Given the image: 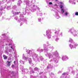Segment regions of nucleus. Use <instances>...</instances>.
<instances>
[{
    "instance_id": "f257e3e1",
    "label": "nucleus",
    "mask_w": 78,
    "mask_h": 78,
    "mask_svg": "<svg viewBox=\"0 0 78 78\" xmlns=\"http://www.w3.org/2000/svg\"><path fill=\"white\" fill-rule=\"evenodd\" d=\"M27 52L28 54H26V55L23 54V59H24V60H27V59L29 58L30 56H32L33 59L34 61H38V59H37V55L34 53L32 51H31L30 50H28Z\"/></svg>"
},
{
    "instance_id": "f03ea898",
    "label": "nucleus",
    "mask_w": 78,
    "mask_h": 78,
    "mask_svg": "<svg viewBox=\"0 0 78 78\" xmlns=\"http://www.w3.org/2000/svg\"><path fill=\"white\" fill-rule=\"evenodd\" d=\"M53 55H56V56L53 58V61L56 63H58V59L59 58L58 53L56 51L53 52Z\"/></svg>"
},
{
    "instance_id": "7ed1b4c3",
    "label": "nucleus",
    "mask_w": 78,
    "mask_h": 78,
    "mask_svg": "<svg viewBox=\"0 0 78 78\" xmlns=\"http://www.w3.org/2000/svg\"><path fill=\"white\" fill-rule=\"evenodd\" d=\"M69 33H70L71 34H73L74 36H76L78 34V32L75 30L73 28H72L69 30L68 31Z\"/></svg>"
},
{
    "instance_id": "20e7f679",
    "label": "nucleus",
    "mask_w": 78,
    "mask_h": 78,
    "mask_svg": "<svg viewBox=\"0 0 78 78\" xmlns=\"http://www.w3.org/2000/svg\"><path fill=\"white\" fill-rule=\"evenodd\" d=\"M59 29H58V30H55V35L54 37H62V32H61L59 34Z\"/></svg>"
},
{
    "instance_id": "39448f33",
    "label": "nucleus",
    "mask_w": 78,
    "mask_h": 78,
    "mask_svg": "<svg viewBox=\"0 0 78 78\" xmlns=\"http://www.w3.org/2000/svg\"><path fill=\"white\" fill-rule=\"evenodd\" d=\"M61 12L65 17H67L68 15H69V13L68 12H65V10L63 9H61Z\"/></svg>"
},
{
    "instance_id": "423d86ee",
    "label": "nucleus",
    "mask_w": 78,
    "mask_h": 78,
    "mask_svg": "<svg viewBox=\"0 0 78 78\" xmlns=\"http://www.w3.org/2000/svg\"><path fill=\"white\" fill-rule=\"evenodd\" d=\"M69 46L70 47V48L71 49H72V48H76V47L77 46V44H76V43L75 42L72 43V44H69Z\"/></svg>"
},
{
    "instance_id": "0eeeda50",
    "label": "nucleus",
    "mask_w": 78,
    "mask_h": 78,
    "mask_svg": "<svg viewBox=\"0 0 78 78\" xmlns=\"http://www.w3.org/2000/svg\"><path fill=\"white\" fill-rule=\"evenodd\" d=\"M51 32L50 30H47L46 31V35L47 36L48 38V39H50V38H51Z\"/></svg>"
},
{
    "instance_id": "6e6552de",
    "label": "nucleus",
    "mask_w": 78,
    "mask_h": 78,
    "mask_svg": "<svg viewBox=\"0 0 78 78\" xmlns=\"http://www.w3.org/2000/svg\"><path fill=\"white\" fill-rule=\"evenodd\" d=\"M33 8H31V9H30V10H31L32 12H34V11H36V9H39V8L38 7L36 6H35L36 8H35V5H33Z\"/></svg>"
},
{
    "instance_id": "1a4fd4ad",
    "label": "nucleus",
    "mask_w": 78,
    "mask_h": 78,
    "mask_svg": "<svg viewBox=\"0 0 78 78\" xmlns=\"http://www.w3.org/2000/svg\"><path fill=\"white\" fill-rule=\"evenodd\" d=\"M76 0H69V3H71L72 5H76ZM77 2L78 3V0H77Z\"/></svg>"
},
{
    "instance_id": "9d476101",
    "label": "nucleus",
    "mask_w": 78,
    "mask_h": 78,
    "mask_svg": "<svg viewBox=\"0 0 78 78\" xmlns=\"http://www.w3.org/2000/svg\"><path fill=\"white\" fill-rule=\"evenodd\" d=\"M62 59L64 61H66V59H68V57L66 56H63L62 57Z\"/></svg>"
},
{
    "instance_id": "9b49d317",
    "label": "nucleus",
    "mask_w": 78,
    "mask_h": 78,
    "mask_svg": "<svg viewBox=\"0 0 78 78\" xmlns=\"http://www.w3.org/2000/svg\"><path fill=\"white\" fill-rule=\"evenodd\" d=\"M45 55L46 56H48L49 59L53 58V55L50 53L48 54L47 55L46 54Z\"/></svg>"
},
{
    "instance_id": "f8f14e48",
    "label": "nucleus",
    "mask_w": 78,
    "mask_h": 78,
    "mask_svg": "<svg viewBox=\"0 0 78 78\" xmlns=\"http://www.w3.org/2000/svg\"><path fill=\"white\" fill-rule=\"evenodd\" d=\"M55 17L56 19H59V16L58 15V13L57 12H55Z\"/></svg>"
},
{
    "instance_id": "ddd939ff",
    "label": "nucleus",
    "mask_w": 78,
    "mask_h": 78,
    "mask_svg": "<svg viewBox=\"0 0 78 78\" xmlns=\"http://www.w3.org/2000/svg\"><path fill=\"white\" fill-rule=\"evenodd\" d=\"M12 14H14V15H19V14L20 13V12H14L13 10H12Z\"/></svg>"
},
{
    "instance_id": "4468645a",
    "label": "nucleus",
    "mask_w": 78,
    "mask_h": 78,
    "mask_svg": "<svg viewBox=\"0 0 78 78\" xmlns=\"http://www.w3.org/2000/svg\"><path fill=\"white\" fill-rule=\"evenodd\" d=\"M44 48L45 51H48V49L47 47H45V44H44Z\"/></svg>"
},
{
    "instance_id": "2eb2a0df",
    "label": "nucleus",
    "mask_w": 78,
    "mask_h": 78,
    "mask_svg": "<svg viewBox=\"0 0 78 78\" xmlns=\"http://www.w3.org/2000/svg\"><path fill=\"white\" fill-rule=\"evenodd\" d=\"M12 75V76H15L16 75V73L15 72L12 71V72L11 75Z\"/></svg>"
},
{
    "instance_id": "dca6fc26",
    "label": "nucleus",
    "mask_w": 78,
    "mask_h": 78,
    "mask_svg": "<svg viewBox=\"0 0 78 78\" xmlns=\"http://www.w3.org/2000/svg\"><path fill=\"white\" fill-rule=\"evenodd\" d=\"M26 4L27 6H29V3H30V1H25Z\"/></svg>"
},
{
    "instance_id": "f3484780",
    "label": "nucleus",
    "mask_w": 78,
    "mask_h": 78,
    "mask_svg": "<svg viewBox=\"0 0 78 78\" xmlns=\"http://www.w3.org/2000/svg\"><path fill=\"white\" fill-rule=\"evenodd\" d=\"M22 3V1H21V0H19L17 3L18 5L20 6V3Z\"/></svg>"
},
{
    "instance_id": "a211bd4d",
    "label": "nucleus",
    "mask_w": 78,
    "mask_h": 78,
    "mask_svg": "<svg viewBox=\"0 0 78 78\" xmlns=\"http://www.w3.org/2000/svg\"><path fill=\"white\" fill-rule=\"evenodd\" d=\"M69 42H71V43H73V40H72V38H69Z\"/></svg>"
},
{
    "instance_id": "6ab92c4d",
    "label": "nucleus",
    "mask_w": 78,
    "mask_h": 78,
    "mask_svg": "<svg viewBox=\"0 0 78 78\" xmlns=\"http://www.w3.org/2000/svg\"><path fill=\"white\" fill-rule=\"evenodd\" d=\"M7 66H8L9 67V66H10V65H11V64H10V63H11V62H9L7 61Z\"/></svg>"
},
{
    "instance_id": "aec40b11",
    "label": "nucleus",
    "mask_w": 78,
    "mask_h": 78,
    "mask_svg": "<svg viewBox=\"0 0 78 78\" xmlns=\"http://www.w3.org/2000/svg\"><path fill=\"white\" fill-rule=\"evenodd\" d=\"M29 62L30 64H31V62H32V60H31V59L30 58H29L28 59Z\"/></svg>"
},
{
    "instance_id": "412c9836",
    "label": "nucleus",
    "mask_w": 78,
    "mask_h": 78,
    "mask_svg": "<svg viewBox=\"0 0 78 78\" xmlns=\"http://www.w3.org/2000/svg\"><path fill=\"white\" fill-rule=\"evenodd\" d=\"M16 8H17L16 7V6L15 5H13L12 8V9H15Z\"/></svg>"
},
{
    "instance_id": "4be33fe9",
    "label": "nucleus",
    "mask_w": 78,
    "mask_h": 78,
    "mask_svg": "<svg viewBox=\"0 0 78 78\" xmlns=\"http://www.w3.org/2000/svg\"><path fill=\"white\" fill-rule=\"evenodd\" d=\"M3 56L5 59H7L8 58V57L6 56V55H4Z\"/></svg>"
},
{
    "instance_id": "5701e85b",
    "label": "nucleus",
    "mask_w": 78,
    "mask_h": 78,
    "mask_svg": "<svg viewBox=\"0 0 78 78\" xmlns=\"http://www.w3.org/2000/svg\"><path fill=\"white\" fill-rule=\"evenodd\" d=\"M24 72H25L26 73H28V70L27 69H26L24 70Z\"/></svg>"
},
{
    "instance_id": "b1692460",
    "label": "nucleus",
    "mask_w": 78,
    "mask_h": 78,
    "mask_svg": "<svg viewBox=\"0 0 78 78\" xmlns=\"http://www.w3.org/2000/svg\"><path fill=\"white\" fill-rule=\"evenodd\" d=\"M39 68H35L34 69V70H35V71H37V70H39Z\"/></svg>"
},
{
    "instance_id": "393cba45",
    "label": "nucleus",
    "mask_w": 78,
    "mask_h": 78,
    "mask_svg": "<svg viewBox=\"0 0 78 78\" xmlns=\"http://www.w3.org/2000/svg\"><path fill=\"white\" fill-rule=\"evenodd\" d=\"M20 62L21 63V64H24V62H23V61H22L21 60H20Z\"/></svg>"
},
{
    "instance_id": "a878e982",
    "label": "nucleus",
    "mask_w": 78,
    "mask_h": 78,
    "mask_svg": "<svg viewBox=\"0 0 78 78\" xmlns=\"http://www.w3.org/2000/svg\"><path fill=\"white\" fill-rule=\"evenodd\" d=\"M68 74L66 73H65L62 74L63 75H67Z\"/></svg>"
},
{
    "instance_id": "bb28decb",
    "label": "nucleus",
    "mask_w": 78,
    "mask_h": 78,
    "mask_svg": "<svg viewBox=\"0 0 78 78\" xmlns=\"http://www.w3.org/2000/svg\"><path fill=\"white\" fill-rule=\"evenodd\" d=\"M34 73V71H33V70H31V71L30 72V73Z\"/></svg>"
},
{
    "instance_id": "cd10ccee",
    "label": "nucleus",
    "mask_w": 78,
    "mask_h": 78,
    "mask_svg": "<svg viewBox=\"0 0 78 78\" xmlns=\"http://www.w3.org/2000/svg\"><path fill=\"white\" fill-rule=\"evenodd\" d=\"M38 22H41V18H38Z\"/></svg>"
},
{
    "instance_id": "c85d7f7f",
    "label": "nucleus",
    "mask_w": 78,
    "mask_h": 78,
    "mask_svg": "<svg viewBox=\"0 0 78 78\" xmlns=\"http://www.w3.org/2000/svg\"><path fill=\"white\" fill-rule=\"evenodd\" d=\"M14 19H15V20H17V19H18V17L17 16H16L15 17Z\"/></svg>"
},
{
    "instance_id": "c756f323",
    "label": "nucleus",
    "mask_w": 78,
    "mask_h": 78,
    "mask_svg": "<svg viewBox=\"0 0 78 78\" xmlns=\"http://www.w3.org/2000/svg\"><path fill=\"white\" fill-rule=\"evenodd\" d=\"M76 16H78V12H76L75 13Z\"/></svg>"
},
{
    "instance_id": "7c9ffc66",
    "label": "nucleus",
    "mask_w": 78,
    "mask_h": 78,
    "mask_svg": "<svg viewBox=\"0 0 78 78\" xmlns=\"http://www.w3.org/2000/svg\"><path fill=\"white\" fill-rule=\"evenodd\" d=\"M58 40H59V38H57L55 39V41H56L57 42V41H58Z\"/></svg>"
},
{
    "instance_id": "2f4dec72",
    "label": "nucleus",
    "mask_w": 78,
    "mask_h": 78,
    "mask_svg": "<svg viewBox=\"0 0 78 78\" xmlns=\"http://www.w3.org/2000/svg\"><path fill=\"white\" fill-rule=\"evenodd\" d=\"M35 3V0H33V1H32L31 2L32 3Z\"/></svg>"
},
{
    "instance_id": "473e14b6",
    "label": "nucleus",
    "mask_w": 78,
    "mask_h": 78,
    "mask_svg": "<svg viewBox=\"0 0 78 78\" xmlns=\"http://www.w3.org/2000/svg\"><path fill=\"white\" fill-rule=\"evenodd\" d=\"M39 16H42V13H40L39 14Z\"/></svg>"
},
{
    "instance_id": "72a5a7b5",
    "label": "nucleus",
    "mask_w": 78,
    "mask_h": 78,
    "mask_svg": "<svg viewBox=\"0 0 78 78\" xmlns=\"http://www.w3.org/2000/svg\"><path fill=\"white\" fill-rule=\"evenodd\" d=\"M21 21H22V19H20V20H19V22H21Z\"/></svg>"
},
{
    "instance_id": "f704fd0d",
    "label": "nucleus",
    "mask_w": 78,
    "mask_h": 78,
    "mask_svg": "<svg viewBox=\"0 0 78 78\" xmlns=\"http://www.w3.org/2000/svg\"><path fill=\"white\" fill-rule=\"evenodd\" d=\"M9 52H10V53H11V52H12V50L10 49L9 50Z\"/></svg>"
},
{
    "instance_id": "c9c22d12",
    "label": "nucleus",
    "mask_w": 78,
    "mask_h": 78,
    "mask_svg": "<svg viewBox=\"0 0 78 78\" xmlns=\"http://www.w3.org/2000/svg\"><path fill=\"white\" fill-rule=\"evenodd\" d=\"M49 5H52V2H50L49 3Z\"/></svg>"
},
{
    "instance_id": "e433bc0d",
    "label": "nucleus",
    "mask_w": 78,
    "mask_h": 78,
    "mask_svg": "<svg viewBox=\"0 0 78 78\" xmlns=\"http://www.w3.org/2000/svg\"><path fill=\"white\" fill-rule=\"evenodd\" d=\"M41 61H43V60H44V58H41Z\"/></svg>"
},
{
    "instance_id": "4c0bfd02",
    "label": "nucleus",
    "mask_w": 78,
    "mask_h": 78,
    "mask_svg": "<svg viewBox=\"0 0 78 78\" xmlns=\"http://www.w3.org/2000/svg\"><path fill=\"white\" fill-rule=\"evenodd\" d=\"M62 7H63V6L62 5H60V8H62Z\"/></svg>"
},
{
    "instance_id": "58836bf2",
    "label": "nucleus",
    "mask_w": 78,
    "mask_h": 78,
    "mask_svg": "<svg viewBox=\"0 0 78 78\" xmlns=\"http://www.w3.org/2000/svg\"><path fill=\"white\" fill-rule=\"evenodd\" d=\"M51 67H50V66H48V67H47V69H48V68H50Z\"/></svg>"
},
{
    "instance_id": "ea45409f",
    "label": "nucleus",
    "mask_w": 78,
    "mask_h": 78,
    "mask_svg": "<svg viewBox=\"0 0 78 78\" xmlns=\"http://www.w3.org/2000/svg\"><path fill=\"white\" fill-rule=\"evenodd\" d=\"M42 51H43V49H41V51H40V52H42Z\"/></svg>"
},
{
    "instance_id": "a19ab883",
    "label": "nucleus",
    "mask_w": 78,
    "mask_h": 78,
    "mask_svg": "<svg viewBox=\"0 0 78 78\" xmlns=\"http://www.w3.org/2000/svg\"><path fill=\"white\" fill-rule=\"evenodd\" d=\"M37 51H40V49H38L37 50Z\"/></svg>"
},
{
    "instance_id": "79ce46f5",
    "label": "nucleus",
    "mask_w": 78,
    "mask_h": 78,
    "mask_svg": "<svg viewBox=\"0 0 78 78\" xmlns=\"http://www.w3.org/2000/svg\"><path fill=\"white\" fill-rule=\"evenodd\" d=\"M11 48H12V50H14V48H12V47L11 46Z\"/></svg>"
},
{
    "instance_id": "37998d69",
    "label": "nucleus",
    "mask_w": 78,
    "mask_h": 78,
    "mask_svg": "<svg viewBox=\"0 0 78 78\" xmlns=\"http://www.w3.org/2000/svg\"><path fill=\"white\" fill-rule=\"evenodd\" d=\"M54 5L55 6H57V4H55Z\"/></svg>"
},
{
    "instance_id": "c03bdc74",
    "label": "nucleus",
    "mask_w": 78,
    "mask_h": 78,
    "mask_svg": "<svg viewBox=\"0 0 78 78\" xmlns=\"http://www.w3.org/2000/svg\"><path fill=\"white\" fill-rule=\"evenodd\" d=\"M2 56V53H0V56Z\"/></svg>"
},
{
    "instance_id": "a18cd8bd",
    "label": "nucleus",
    "mask_w": 78,
    "mask_h": 78,
    "mask_svg": "<svg viewBox=\"0 0 78 78\" xmlns=\"http://www.w3.org/2000/svg\"><path fill=\"white\" fill-rule=\"evenodd\" d=\"M2 77H3V74L1 73Z\"/></svg>"
},
{
    "instance_id": "49530a36",
    "label": "nucleus",
    "mask_w": 78,
    "mask_h": 78,
    "mask_svg": "<svg viewBox=\"0 0 78 78\" xmlns=\"http://www.w3.org/2000/svg\"><path fill=\"white\" fill-rule=\"evenodd\" d=\"M22 23H20V26H22Z\"/></svg>"
},
{
    "instance_id": "de8ad7c7",
    "label": "nucleus",
    "mask_w": 78,
    "mask_h": 78,
    "mask_svg": "<svg viewBox=\"0 0 78 78\" xmlns=\"http://www.w3.org/2000/svg\"><path fill=\"white\" fill-rule=\"evenodd\" d=\"M31 67H30V70H31Z\"/></svg>"
},
{
    "instance_id": "09e8293b",
    "label": "nucleus",
    "mask_w": 78,
    "mask_h": 78,
    "mask_svg": "<svg viewBox=\"0 0 78 78\" xmlns=\"http://www.w3.org/2000/svg\"><path fill=\"white\" fill-rule=\"evenodd\" d=\"M51 61H52V60H51L50 61V62H51Z\"/></svg>"
},
{
    "instance_id": "8fccbe9b",
    "label": "nucleus",
    "mask_w": 78,
    "mask_h": 78,
    "mask_svg": "<svg viewBox=\"0 0 78 78\" xmlns=\"http://www.w3.org/2000/svg\"><path fill=\"white\" fill-rule=\"evenodd\" d=\"M5 19V18H4V17H3V18H2V19Z\"/></svg>"
},
{
    "instance_id": "3c124183",
    "label": "nucleus",
    "mask_w": 78,
    "mask_h": 78,
    "mask_svg": "<svg viewBox=\"0 0 78 78\" xmlns=\"http://www.w3.org/2000/svg\"><path fill=\"white\" fill-rule=\"evenodd\" d=\"M61 4H62V2H61Z\"/></svg>"
},
{
    "instance_id": "603ef678",
    "label": "nucleus",
    "mask_w": 78,
    "mask_h": 78,
    "mask_svg": "<svg viewBox=\"0 0 78 78\" xmlns=\"http://www.w3.org/2000/svg\"><path fill=\"white\" fill-rule=\"evenodd\" d=\"M9 45H11V44H9Z\"/></svg>"
},
{
    "instance_id": "864d4df0",
    "label": "nucleus",
    "mask_w": 78,
    "mask_h": 78,
    "mask_svg": "<svg viewBox=\"0 0 78 78\" xmlns=\"http://www.w3.org/2000/svg\"><path fill=\"white\" fill-rule=\"evenodd\" d=\"M55 1H58V0H55Z\"/></svg>"
},
{
    "instance_id": "5fc2aeb1",
    "label": "nucleus",
    "mask_w": 78,
    "mask_h": 78,
    "mask_svg": "<svg viewBox=\"0 0 78 78\" xmlns=\"http://www.w3.org/2000/svg\"><path fill=\"white\" fill-rule=\"evenodd\" d=\"M31 76H30V77H31Z\"/></svg>"
},
{
    "instance_id": "6e6d98bb",
    "label": "nucleus",
    "mask_w": 78,
    "mask_h": 78,
    "mask_svg": "<svg viewBox=\"0 0 78 78\" xmlns=\"http://www.w3.org/2000/svg\"><path fill=\"white\" fill-rule=\"evenodd\" d=\"M13 66V65H12V66Z\"/></svg>"
},
{
    "instance_id": "4d7b16f0",
    "label": "nucleus",
    "mask_w": 78,
    "mask_h": 78,
    "mask_svg": "<svg viewBox=\"0 0 78 78\" xmlns=\"http://www.w3.org/2000/svg\"><path fill=\"white\" fill-rule=\"evenodd\" d=\"M77 23H78V22H77Z\"/></svg>"
},
{
    "instance_id": "13d9d810",
    "label": "nucleus",
    "mask_w": 78,
    "mask_h": 78,
    "mask_svg": "<svg viewBox=\"0 0 78 78\" xmlns=\"http://www.w3.org/2000/svg\"><path fill=\"white\" fill-rule=\"evenodd\" d=\"M3 42H4V41H3Z\"/></svg>"
}]
</instances>
